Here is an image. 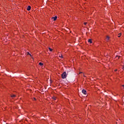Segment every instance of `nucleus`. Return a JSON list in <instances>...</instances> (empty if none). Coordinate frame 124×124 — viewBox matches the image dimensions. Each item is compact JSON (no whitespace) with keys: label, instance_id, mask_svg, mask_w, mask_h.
I'll use <instances>...</instances> for the list:
<instances>
[{"label":"nucleus","instance_id":"f03ea898","mask_svg":"<svg viewBox=\"0 0 124 124\" xmlns=\"http://www.w3.org/2000/svg\"><path fill=\"white\" fill-rule=\"evenodd\" d=\"M59 58H61V59H63V56H62V54L61 53H59L58 54Z\"/></svg>","mask_w":124,"mask_h":124},{"label":"nucleus","instance_id":"39448f33","mask_svg":"<svg viewBox=\"0 0 124 124\" xmlns=\"http://www.w3.org/2000/svg\"><path fill=\"white\" fill-rule=\"evenodd\" d=\"M31 6H28V7H27V10L28 11H30V10H31Z\"/></svg>","mask_w":124,"mask_h":124},{"label":"nucleus","instance_id":"9b49d317","mask_svg":"<svg viewBox=\"0 0 124 124\" xmlns=\"http://www.w3.org/2000/svg\"><path fill=\"white\" fill-rule=\"evenodd\" d=\"M121 35H122V34L119 33V34H118V37H121Z\"/></svg>","mask_w":124,"mask_h":124},{"label":"nucleus","instance_id":"4468645a","mask_svg":"<svg viewBox=\"0 0 124 124\" xmlns=\"http://www.w3.org/2000/svg\"><path fill=\"white\" fill-rule=\"evenodd\" d=\"M33 100L34 101H35L36 100V98H33Z\"/></svg>","mask_w":124,"mask_h":124},{"label":"nucleus","instance_id":"f3484780","mask_svg":"<svg viewBox=\"0 0 124 124\" xmlns=\"http://www.w3.org/2000/svg\"><path fill=\"white\" fill-rule=\"evenodd\" d=\"M81 73H82V72H79V74H81Z\"/></svg>","mask_w":124,"mask_h":124},{"label":"nucleus","instance_id":"f257e3e1","mask_svg":"<svg viewBox=\"0 0 124 124\" xmlns=\"http://www.w3.org/2000/svg\"><path fill=\"white\" fill-rule=\"evenodd\" d=\"M66 72H64L62 74V79H65L66 78Z\"/></svg>","mask_w":124,"mask_h":124},{"label":"nucleus","instance_id":"423d86ee","mask_svg":"<svg viewBox=\"0 0 124 124\" xmlns=\"http://www.w3.org/2000/svg\"><path fill=\"white\" fill-rule=\"evenodd\" d=\"M57 18H58V16H55L54 17H53L54 21H56V20H57Z\"/></svg>","mask_w":124,"mask_h":124},{"label":"nucleus","instance_id":"dca6fc26","mask_svg":"<svg viewBox=\"0 0 124 124\" xmlns=\"http://www.w3.org/2000/svg\"><path fill=\"white\" fill-rule=\"evenodd\" d=\"M122 87H123V88L124 89V85H122Z\"/></svg>","mask_w":124,"mask_h":124},{"label":"nucleus","instance_id":"0eeeda50","mask_svg":"<svg viewBox=\"0 0 124 124\" xmlns=\"http://www.w3.org/2000/svg\"><path fill=\"white\" fill-rule=\"evenodd\" d=\"M116 59H120V56H118V55H116V57H115Z\"/></svg>","mask_w":124,"mask_h":124},{"label":"nucleus","instance_id":"a211bd4d","mask_svg":"<svg viewBox=\"0 0 124 124\" xmlns=\"http://www.w3.org/2000/svg\"><path fill=\"white\" fill-rule=\"evenodd\" d=\"M117 69H116V70H115V71H117Z\"/></svg>","mask_w":124,"mask_h":124},{"label":"nucleus","instance_id":"1a4fd4ad","mask_svg":"<svg viewBox=\"0 0 124 124\" xmlns=\"http://www.w3.org/2000/svg\"><path fill=\"white\" fill-rule=\"evenodd\" d=\"M48 49H49V51H50V52H52V51H53V49H52L50 47H49Z\"/></svg>","mask_w":124,"mask_h":124},{"label":"nucleus","instance_id":"20e7f679","mask_svg":"<svg viewBox=\"0 0 124 124\" xmlns=\"http://www.w3.org/2000/svg\"><path fill=\"white\" fill-rule=\"evenodd\" d=\"M109 39H110V37H109L108 36H107L106 38V40L107 41H108L109 40Z\"/></svg>","mask_w":124,"mask_h":124},{"label":"nucleus","instance_id":"f8f14e48","mask_svg":"<svg viewBox=\"0 0 124 124\" xmlns=\"http://www.w3.org/2000/svg\"><path fill=\"white\" fill-rule=\"evenodd\" d=\"M53 99H54V100H56V99H57V98L56 97H53Z\"/></svg>","mask_w":124,"mask_h":124},{"label":"nucleus","instance_id":"2eb2a0df","mask_svg":"<svg viewBox=\"0 0 124 124\" xmlns=\"http://www.w3.org/2000/svg\"><path fill=\"white\" fill-rule=\"evenodd\" d=\"M84 24L85 25V26H86V25H87V22H84Z\"/></svg>","mask_w":124,"mask_h":124},{"label":"nucleus","instance_id":"7ed1b4c3","mask_svg":"<svg viewBox=\"0 0 124 124\" xmlns=\"http://www.w3.org/2000/svg\"><path fill=\"white\" fill-rule=\"evenodd\" d=\"M82 93H83V94H87V91L86 90H85L84 89L82 90Z\"/></svg>","mask_w":124,"mask_h":124},{"label":"nucleus","instance_id":"9d476101","mask_svg":"<svg viewBox=\"0 0 124 124\" xmlns=\"http://www.w3.org/2000/svg\"><path fill=\"white\" fill-rule=\"evenodd\" d=\"M39 64L40 65H41V66L43 65V63L41 62H39Z\"/></svg>","mask_w":124,"mask_h":124},{"label":"nucleus","instance_id":"ddd939ff","mask_svg":"<svg viewBox=\"0 0 124 124\" xmlns=\"http://www.w3.org/2000/svg\"><path fill=\"white\" fill-rule=\"evenodd\" d=\"M16 95H11V97H15Z\"/></svg>","mask_w":124,"mask_h":124},{"label":"nucleus","instance_id":"6e6552de","mask_svg":"<svg viewBox=\"0 0 124 124\" xmlns=\"http://www.w3.org/2000/svg\"><path fill=\"white\" fill-rule=\"evenodd\" d=\"M88 42H89V43H92V39H89V40H88Z\"/></svg>","mask_w":124,"mask_h":124}]
</instances>
